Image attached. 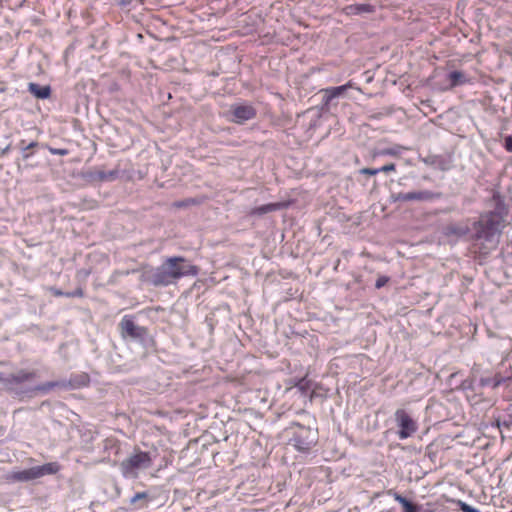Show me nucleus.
I'll return each instance as SVG.
<instances>
[{
	"mask_svg": "<svg viewBox=\"0 0 512 512\" xmlns=\"http://www.w3.org/2000/svg\"><path fill=\"white\" fill-rule=\"evenodd\" d=\"M395 420L399 427L398 437L401 440L409 438L417 431L416 421L404 409L396 410Z\"/></svg>",
	"mask_w": 512,
	"mask_h": 512,
	"instance_id": "5",
	"label": "nucleus"
},
{
	"mask_svg": "<svg viewBox=\"0 0 512 512\" xmlns=\"http://www.w3.org/2000/svg\"><path fill=\"white\" fill-rule=\"evenodd\" d=\"M458 504L462 512H479L477 509L471 507L465 502L458 501Z\"/></svg>",
	"mask_w": 512,
	"mask_h": 512,
	"instance_id": "25",
	"label": "nucleus"
},
{
	"mask_svg": "<svg viewBox=\"0 0 512 512\" xmlns=\"http://www.w3.org/2000/svg\"><path fill=\"white\" fill-rule=\"evenodd\" d=\"M36 377L35 372H30L26 370H20L16 374L10 375L7 379H5L6 383L10 384H20L29 380H32Z\"/></svg>",
	"mask_w": 512,
	"mask_h": 512,
	"instance_id": "13",
	"label": "nucleus"
},
{
	"mask_svg": "<svg viewBox=\"0 0 512 512\" xmlns=\"http://www.w3.org/2000/svg\"><path fill=\"white\" fill-rule=\"evenodd\" d=\"M90 384V376L88 373L81 372L70 376L68 381H62V388L80 389Z\"/></svg>",
	"mask_w": 512,
	"mask_h": 512,
	"instance_id": "8",
	"label": "nucleus"
},
{
	"mask_svg": "<svg viewBox=\"0 0 512 512\" xmlns=\"http://www.w3.org/2000/svg\"><path fill=\"white\" fill-rule=\"evenodd\" d=\"M10 478L13 481L27 482L30 480L38 479L39 474L37 473L36 467L25 469L22 471L14 472Z\"/></svg>",
	"mask_w": 512,
	"mask_h": 512,
	"instance_id": "12",
	"label": "nucleus"
},
{
	"mask_svg": "<svg viewBox=\"0 0 512 512\" xmlns=\"http://www.w3.org/2000/svg\"><path fill=\"white\" fill-rule=\"evenodd\" d=\"M83 295H84V293H83V290L81 288H78V289H76L73 292H66L65 293L66 297H83Z\"/></svg>",
	"mask_w": 512,
	"mask_h": 512,
	"instance_id": "30",
	"label": "nucleus"
},
{
	"mask_svg": "<svg viewBox=\"0 0 512 512\" xmlns=\"http://www.w3.org/2000/svg\"><path fill=\"white\" fill-rule=\"evenodd\" d=\"M289 206H290V201H282V202H275V203L265 204L266 214L270 213V212H273V211H278V210H281V209H286Z\"/></svg>",
	"mask_w": 512,
	"mask_h": 512,
	"instance_id": "20",
	"label": "nucleus"
},
{
	"mask_svg": "<svg viewBox=\"0 0 512 512\" xmlns=\"http://www.w3.org/2000/svg\"><path fill=\"white\" fill-rule=\"evenodd\" d=\"M388 282H389V278L387 276H380L376 280L375 287L377 289H380L383 286H385Z\"/></svg>",
	"mask_w": 512,
	"mask_h": 512,
	"instance_id": "26",
	"label": "nucleus"
},
{
	"mask_svg": "<svg viewBox=\"0 0 512 512\" xmlns=\"http://www.w3.org/2000/svg\"><path fill=\"white\" fill-rule=\"evenodd\" d=\"M286 431L289 435L288 444L299 452L308 453L318 442L317 430L299 423H293Z\"/></svg>",
	"mask_w": 512,
	"mask_h": 512,
	"instance_id": "3",
	"label": "nucleus"
},
{
	"mask_svg": "<svg viewBox=\"0 0 512 512\" xmlns=\"http://www.w3.org/2000/svg\"><path fill=\"white\" fill-rule=\"evenodd\" d=\"M60 468L61 467L57 462H50L41 466H36L39 478L43 477L44 475L56 474L57 472H59Z\"/></svg>",
	"mask_w": 512,
	"mask_h": 512,
	"instance_id": "16",
	"label": "nucleus"
},
{
	"mask_svg": "<svg viewBox=\"0 0 512 512\" xmlns=\"http://www.w3.org/2000/svg\"><path fill=\"white\" fill-rule=\"evenodd\" d=\"M118 175V171H99L97 172V178L101 181H108V180H114Z\"/></svg>",
	"mask_w": 512,
	"mask_h": 512,
	"instance_id": "23",
	"label": "nucleus"
},
{
	"mask_svg": "<svg viewBox=\"0 0 512 512\" xmlns=\"http://www.w3.org/2000/svg\"><path fill=\"white\" fill-rule=\"evenodd\" d=\"M146 497L147 494L145 492L136 493L135 496L132 498V503H135L140 499H145Z\"/></svg>",
	"mask_w": 512,
	"mask_h": 512,
	"instance_id": "34",
	"label": "nucleus"
},
{
	"mask_svg": "<svg viewBox=\"0 0 512 512\" xmlns=\"http://www.w3.org/2000/svg\"><path fill=\"white\" fill-rule=\"evenodd\" d=\"M360 173L363 175L374 176L379 173V168H362Z\"/></svg>",
	"mask_w": 512,
	"mask_h": 512,
	"instance_id": "27",
	"label": "nucleus"
},
{
	"mask_svg": "<svg viewBox=\"0 0 512 512\" xmlns=\"http://www.w3.org/2000/svg\"><path fill=\"white\" fill-rule=\"evenodd\" d=\"M24 143H25V141H24V140H22V141L20 142V145H21V147H22V150H23V151H28V150H30V149L35 148V147H37V146H38V143H37L36 141L31 142V143H30V144H28L27 146H23V145H24Z\"/></svg>",
	"mask_w": 512,
	"mask_h": 512,
	"instance_id": "31",
	"label": "nucleus"
},
{
	"mask_svg": "<svg viewBox=\"0 0 512 512\" xmlns=\"http://www.w3.org/2000/svg\"><path fill=\"white\" fill-rule=\"evenodd\" d=\"M294 387H297L303 394H305L310 389V381L303 377L297 380L294 384Z\"/></svg>",
	"mask_w": 512,
	"mask_h": 512,
	"instance_id": "24",
	"label": "nucleus"
},
{
	"mask_svg": "<svg viewBox=\"0 0 512 512\" xmlns=\"http://www.w3.org/2000/svg\"><path fill=\"white\" fill-rule=\"evenodd\" d=\"M374 11V7L370 4H354L345 7L347 15H358L362 13H371Z\"/></svg>",
	"mask_w": 512,
	"mask_h": 512,
	"instance_id": "15",
	"label": "nucleus"
},
{
	"mask_svg": "<svg viewBox=\"0 0 512 512\" xmlns=\"http://www.w3.org/2000/svg\"><path fill=\"white\" fill-rule=\"evenodd\" d=\"M433 193L430 191H416V192H408V193H399L396 196V200L398 201H424L431 200L433 198Z\"/></svg>",
	"mask_w": 512,
	"mask_h": 512,
	"instance_id": "9",
	"label": "nucleus"
},
{
	"mask_svg": "<svg viewBox=\"0 0 512 512\" xmlns=\"http://www.w3.org/2000/svg\"><path fill=\"white\" fill-rule=\"evenodd\" d=\"M56 387L62 388V381H51V382L43 383V384L39 385L36 388V390L41 391V392H48Z\"/></svg>",
	"mask_w": 512,
	"mask_h": 512,
	"instance_id": "22",
	"label": "nucleus"
},
{
	"mask_svg": "<svg viewBox=\"0 0 512 512\" xmlns=\"http://www.w3.org/2000/svg\"><path fill=\"white\" fill-rule=\"evenodd\" d=\"M349 87L348 84L338 86V87H331L323 90L324 93V102L326 105H328L334 98L339 97L342 95L347 88Z\"/></svg>",
	"mask_w": 512,
	"mask_h": 512,
	"instance_id": "14",
	"label": "nucleus"
},
{
	"mask_svg": "<svg viewBox=\"0 0 512 512\" xmlns=\"http://www.w3.org/2000/svg\"><path fill=\"white\" fill-rule=\"evenodd\" d=\"M448 79L450 81L451 88L468 82V79L466 78L465 74L461 71H452L451 73H449Z\"/></svg>",
	"mask_w": 512,
	"mask_h": 512,
	"instance_id": "18",
	"label": "nucleus"
},
{
	"mask_svg": "<svg viewBox=\"0 0 512 512\" xmlns=\"http://www.w3.org/2000/svg\"><path fill=\"white\" fill-rule=\"evenodd\" d=\"M32 155H33V153H32V152H29V150H28V151H23V158H24V159H28V158H30Z\"/></svg>",
	"mask_w": 512,
	"mask_h": 512,
	"instance_id": "36",
	"label": "nucleus"
},
{
	"mask_svg": "<svg viewBox=\"0 0 512 512\" xmlns=\"http://www.w3.org/2000/svg\"><path fill=\"white\" fill-rule=\"evenodd\" d=\"M29 91L38 98L45 99L50 96L51 90L49 86H39L35 83L29 84Z\"/></svg>",
	"mask_w": 512,
	"mask_h": 512,
	"instance_id": "17",
	"label": "nucleus"
},
{
	"mask_svg": "<svg viewBox=\"0 0 512 512\" xmlns=\"http://www.w3.org/2000/svg\"><path fill=\"white\" fill-rule=\"evenodd\" d=\"M289 206H290V201H282V202H275V203L265 204L266 214L270 213V212H273V211H278V210H281V209H286Z\"/></svg>",
	"mask_w": 512,
	"mask_h": 512,
	"instance_id": "21",
	"label": "nucleus"
},
{
	"mask_svg": "<svg viewBox=\"0 0 512 512\" xmlns=\"http://www.w3.org/2000/svg\"><path fill=\"white\" fill-rule=\"evenodd\" d=\"M387 494L389 496H392L395 501L401 504L404 512H419L420 507L418 505L407 500L405 497H403L393 489L388 490Z\"/></svg>",
	"mask_w": 512,
	"mask_h": 512,
	"instance_id": "11",
	"label": "nucleus"
},
{
	"mask_svg": "<svg viewBox=\"0 0 512 512\" xmlns=\"http://www.w3.org/2000/svg\"><path fill=\"white\" fill-rule=\"evenodd\" d=\"M121 335L133 339H144L148 334L146 327L138 326L134 323L133 317L125 315L119 323Z\"/></svg>",
	"mask_w": 512,
	"mask_h": 512,
	"instance_id": "6",
	"label": "nucleus"
},
{
	"mask_svg": "<svg viewBox=\"0 0 512 512\" xmlns=\"http://www.w3.org/2000/svg\"><path fill=\"white\" fill-rule=\"evenodd\" d=\"M152 464V458L148 452L138 451L121 463V470L125 476H135L140 469H146Z\"/></svg>",
	"mask_w": 512,
	"mask_h": 512,
	"instance_id": "4",
	"label": "nucleus"
},
{
	"mask_svg": "<svg viewBox=\"0 0 512 512\" xmlns=\"http://www.w3.org/2000/svg\"><path fill=\"white\" fill-rule=\"evenodd\" d=\"M50 291L55 297L65 296V293L57 288L51 287Z\"/></svg>",
	"mask_w": 512,
	"mask_h": 512,
	"instance_id": "35",
	"label": "nucleus"
},
{
	"mask_svg": "<svg viewBox=\"0 0 512 512\" xmlns=\"http://www.w3.org/2000/svg\"><path fill=\"white\" fill-rule=\"evenodd\" d=\"M50 152L54 155H66L68 153V151L66 149H56V148H51L50 149Z\"/></svg>",
	"mask_w": 512,
	"mask_h": 512,
	"instance_id": "33",
	"label": "nucleus"
},
{
	"mask_svg": "<svg viewBox=\"0 0 512 512\" xmlns=\"http://www.w3.org/2000/svg\"><path fill=\"white\" fill-rule=\"evenodd\" d=\"M504 147L508 152H512V136H507L505 138Z\"/></svg>",
	"mask_w": 512,
	"mask_h": 512,
	"instance_id": "32",
	"label": "nucleus"
},
{
	"mask_svg": "<svg viewBox=\"0 0 512 512\" xmlns=\"http://www.w3.org/2000/svg\"><path fill=\"white\" fill-rule=\"evenodd\" d=\"M398 156L399 155V147H393V148H384L381 150H374L371 154L372 158H376L378 156Z\"/></svg>",
	"mask_w": 512,
	"mask_h": 512,
	"instance_id": "19",
	"label": "nucleus"
},
{
	"mask_svg": "<svg viewBox=\"0 0 512 512\" xmlns=\"http://www.w3.org/2000/svg\"><path fill=\"white\" fill-rule=\"evenodd\" d=\"M396 170V166L394 163H389V164H386L382 167L379 168V173L380 172H383V173H388V172H393Z\"/></svg>",
	"mask_w": 512,
	"mask_h": 512,
	"instance_id": "28",
	"label": "nucleus"
},
{
	"mask_svg": "<svg viewBox=\"0 0 512 512\" xmlns=\"http://www.w3.org/2000/svg\"><path fill=\"white\" fill-rule=\"evenodd\" d=\"M387 494L389 496H392L395 501L401 504L404 512H419L420 507L418 505L407 500L405 497H403L393 489L388 490Z\"/></svg>",
	"mask_w": 512,
	"mask_h": 512,
	"instance_id": "10",
	"label": "nucleus"
},
{
	"mask_svg": "<svg viewBox=\"0 0 512 512\" xmlns=\"http://www.w3.org/2000/svg\"><path fill=\"white\" fill-rule=\"evenodd\" d=\"M505 219L496 211L482 213L479 219L472 224L473 232L470 233L469 224L466 222L450 223L443 228L446 237H465L473 242L475 252L481 256L488 255L498 247Z\"/></svg>",
	"mask_w": 512,
	"mask_h": 512,
	"instance_id": "1",
	"label": "nucleus"
},
{
	"mask_svg": "<svg viewBox=\"0 0 512 512\" xmlns=\"http://www.w3.org/2000/svg\"><path fill=\"white\" fill-rule=\"evenodd\" d=\"M199 269L184 257L175 256L165 260L150 277L154 286H168L185 276H197Z\"/></svg>",
	"mask_w": 512,
	"mask_h": 512,
	"instance_id": "2",
	"label": "nucleus"
},
{
	"mask_svg": "<svg viewBox=\"0 0 512 512\" xmlns=\"http://www.w3.org/2000/svg\"><path fill=\"white\" fill-rule=\"evenodd\" d=\"M266 214V208H265V205H262V206H259V207H255L251 210V215H264Z\"/></svg>",
	"mask_w": 512,
	"mask_h": 512,
	"instance_id": "29",
	"label": "nucleus"
},
{
	"mask_svg": "<svg viewBox=\"0 0 512 512\" xmlns=\"http://www.w3.org/2000/svg\"><path fill=\"white\" fill-rule=\"evenodd\" d=\"M256 114V109L250 104H234L229 111V120L237 124H243L255 118Z\"/></svg>",
	"mask_w": 512,
	"mask_h": 512,
	"instance_id": "7",
	"label": "nucleus"
}]
</instances>
